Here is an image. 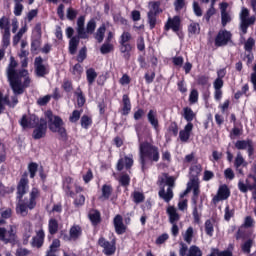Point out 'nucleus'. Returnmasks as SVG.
Here are the masks:
<instances>
[{"label": "nucleus", "mask_w": 256, "mask_h": 256, "mask_svg": "<svg viewBox=\"0 0 256 256\" xmlns=\"http://www.w3.org/2000/svg\"><path fill=\"white\" fill-rule=\"evenodd\" d=\"M253 47H255V39H253V37H249L244 44V49L251 53V51H253Z\"/></svg>", "instance_id": "0e129e2a"}, {"label": "nucleus", "mask_w": 256, "mask_h": 256, "mask_svg": "<svg viewBox=\"0 0 256 256\" xmlns=\"http://www.w3.org/2000/svg\"><path fill=\"white\" fill-rule=\"evenodd\" d=\"M17 65L18 63L15 57H10V63L6 70L7 79L14 95H23L26 89L31 87V78L29 77L28 70H17Z\"/></svg>", "instance_id": "f257e3e1"}, {"label": "nucleus", "mask_w": 256, "mask_h": 256, "mask_svg": "<svg viewBox=\"0 0 256 256\" xmlns=\"http://www.w3.org/2000/svg\"><path fill=\"white\" fill-rule=\"evenodd\" d=\"M234 147L238 151L247 150L248 157L255 155V143L253 142V139L237 140Z\"/></svg>", "instance_id": "ddd939ff"}, {"label": "nucleus", "mask_w": 256, "mask_h": 256, "mask_svg": "<svg viewBox=\"0 0 256 256\" xmlns=\"http://www.w3.org/2000/svg\"><path fill=\"white\" fill-rule=\"evenodd\" d=\"M31 235H33V228L31 227V224H28L25 226L22 236L23 245H29V239H31Z\"/></svg>", "instance_id": "e433bc0d"}, {"label": "nucleus", "mask_w": 256, "mask_h": 256, "mask_svg": "<svg viewBox=\"0 0 256 256\" xmlns=\"http://www.w3.org/2000/svg\"><path fill=\"white\" fill-rule=\"evenodd\" d=\"M105 31H107V27H105V24H102L97 29L94 37L98 43H103V40L105 39Z\"/></svg>", "instance_id": "58836bf2"}, {"label": "nucleus", "mask_w": 256, "mask_h": 256, "mask_svg": "<svg viewBox=\"0 0 256 256\" xmlns=\"http://www.w3.org/2000/svg\"><path fill=\"white\" fill-rule=\"evenodd\" d=\"M190 187L193 191V194H192V197H191L193 207H197V203L199 201V195H201V188H200V185H199V181L191 182Z\"/></svg>", "instance_id": "393cba45"}, {"label": "nucleus", "mask_w": 256, "mask_h": 256, "mask_svg": "<svg viewBox=\"0 0 256 256\" xmlns=\"http://www.w3.org/2000/svg\"><path fill=\"white\" fill-rule=\"evenodd\" d=\"M235 217V209H231L229 205H226L224 209V219L225 221H231Z\"/></svg>", "instance_id": "864d4df0"}, {"label": "nucleus", "mask_w": 256, "mask_h": 256, "mask_svg": "<svg viewBox=\"0 0 256 256\" xmlns=\"http://www.w3.org/2000/svg\"><path fill=\"white\" fill-rule=\"evenodd\" d=\"M16 199H21L22 197H25L27 195V192L29 191V178L27 172H25L16 187Z\"/></svg>", "instance_id": "2eb2a0df"}, {"label": "nucleus", "mask_w": 256, "mask_h": 256, "mask_svg": "<svg viewBox=\"0 0 256 256\" xmlns=\"http://www.w3.org/2000/svg\"><path fill=\"white\" fill-rule=\"evenodd\" d=\"M145 115H146L145 109L138 108L133 114V119L134 121H141V119H145Z\"/></svg>", "instance_id": "bf43d9fd"}, {"label": "nucleus", "mask_w": 256, "mask_h": 256, "mask_svg": "<svg viewBox=\"0 0 256 256\" xmlns=\"http://www.w3.org/2000/svg\"><path fill=\"white\" fill-rule=\"evenodd\" d=\"M0 241L5 245H16L17 244V228L15 226H10L9 229L5 227H0Z\"/></svg>", "instance_id": "1a4fd4ad"}, {"label": "nucleus", "mask_w": 256, "mask_h": 256, "mask_svg": "<svg viewBox=\"0 0 256 256\" xmlns=\"http://www.w3.org/2000/svg\"><path fill=\"white\" fill-rule=\"evenodd\" d=\"M167 131L173 135V137H177L179 135V124H177L175 121H172L169 124Z\"/></svg>", "instance_id": "09e8293b"}, {"label": "nucleus", "mask_w": 256, "mask_h": 256, "mask_svg": "<svg viewBox=\"0 0 256 256\" xmlns=\"http://www.w3.org/2000/svg\"><path fill=\"white\" fill-rule=\"evenodd\" d=\"M31 255V250L23 247L16 249L15 256H28Z\"/></svg>", "instance_id": "774afa93"}, {"label": "nucleus", "mask_w": 256, "mask_h": 256, "mask_svg": "<svg viewBox=\"0 0 256 256\" xmlns=\"http://www.w3.org/2000/svg\"><path fill=\"white\" fill-rule=\"evenodd\" d=\"M114 46L111 43L105 42L101 47H100V52L102 55H107L108 53H111L113 51Z\"/></svg>", "instance_id": "680f3d73"}, {"label": "nucleus", "mask_w": 256, "mask_h": 256, "mask_svg": "<svg viewBox=\"0 0 256 256\" xmlns=\"http://www.w3.org/2000/svg\"><path fill=\"white\" fill-rule=\"evenodd\" d=\"M83 235V229H81V226L74 225L70 228L69 236L65 234L63 236L64 241H77Z\"/></svg>", "instance_id": "4be33fe9"}, {"label": "nucleus", "mask_w": 256, "mask_h": 256, "mask_svg": "<svg viewBox=\"0 0 256 256\" xmlns=\"http://www.w3.org/2000/svg\"><path fill=\"white\" fill-rule=\"evenodd\" d=\"M59 231V221L55 218H50L48 221V233L50 235H57Z\"/></svg>", "instance_id": "473e14b6"}, {"label": "nucleus", "mask_w": 256, "mask_h": 256, "mask_svg": "<svg viewBox=\"0 0 256 256\" xmlns=\"http://www.w3.org/2000/svg\"><path fill=\"white\" fill-rule=\"evenodd\" d=\"M214 223L215 220L213 219H207L204 223L205 233L208 235V237H213V233H215Z\"/></svg>", "instance_id": "c9c22d12"}, {"label": "nucleus", "mask_w": 256, "mask_h": 256, "mask_svg": "<svg viewBox=\"0 0 256 256\" xmlns=\"http://www.w3.org/2000/svg\"><path fill=\"white\" fill-rule=\"evenodd\" d=\"M74 206L75 207H83L85 205V196L83 194H79L75 199H74Z\"/></svg>", "instance_id": "69168bd1"}, {"label": "nucleus", "mask_w": 256, "mask_h": 256, "mask_svg": "<svg viewBox=\"0 0 256 256\" xmlns=\"http://www.w3.org/2000/svg\"><path fill=\"white\" fill-rule=\"evenodd\" d=\"M76 31L78 33V35L72 37L69 40V53L70 55H75V53H77V48L79 47V43L81 41V39H89V35L87 33V30H85V26L84 27H77Z\"/></svg>", "instance_id": "6e6552de"}, {"label": "nucleus", "mask_w": 256, "mask_h": 256, "mask_svg": "<svg viewBox=\"0 0 256 256\" xmlns=\"http://www.w3.org/2000/svg\"><path fill=\"white\" fill-rule=\"evenodd\" d=\"M127 225H131V217H126L123 222V216L121 214H117L113 218V226L115 229L116 235H124L127 233Z\"/></svg>", "instance_id": "9b49d317"}, {"label": "nucleus", "mask_w": 256, "mask_h": 256, "mask_svg": "<svg viewBox=\"0 0 256 256\" xmlns=\"http://www.w3.org/2000/svg\"><path fill=\"white\" fill-rule=\"evenodd\" d=\"M183 117L187 123H193V119L197 117V114L193 112L191 107H184L183 108Z\"/></svg>", "instance_id": "72a5a7b5"}, {"label": "nucleus", "mask_w": 256, "mask_h": 256, "mask_svg": "<svg viewBox=\"0 0 256 256\" xmlns=\"http://www.w3.org/2000/svg\"><path fill=\"white\" fill-rule=\"evenodd\" d=\"M88 219L93 227H97L102 221L101 219V212L97 209H92L88 213Z\"/></svg>", "instance_id": "c85d7f7f"}, {"label": "nucleus", "mask_w": 256, "mask_h": 256, "mask_svg": "<svg viewBox=\"0 0 256 256\" xmlns=\"http://www.w3.org/2000/svg\"><path fill=\"white\" fill-rule=\"evenodd\" d=\"M114 23H120V25H127V19H125L121 13L113 15Z\"/></svg>", "instance_id": "338daca9"}, {"label": "nucleus", "mask_w": 256, "mask_h": 256, "mask_svg": "<svg viewBox=\"0 0 256 256\" xmlns=\"http://www.w3.org/2000/svg\"><path fill=\"white\" fill-rule=\"evenodd\" d=\"M70 73L76 77V79H81V76L83 75V66L81 63H76L71 69Z\"/></svg>", "instance_id": "ea45409f"}, {"label": "nucleus", "mask_w": 256, "mask_h": 256, "mask_svg": "<svg viewBox=\"0 0 256 256\" xmlns=\"http://www.w3.org/2000/svg\"><path fill=\"white\" fill-rule=\"evenodd\" d=\"M148 7L147 23L149 25V29L152 31V29L157 27V23H159V15L163 13V9L161 7V1H150Z\"/></svg>", "instance_id": "423d86ee"}, {"label": "nucleus", "mask_w": 256, "mask_h": 256, "mask_svg": "<svg viewBox=\"0 0 256 256\" xmlns=\"http://www.w3.org/2000/svg\"><path fill=\"white\" fill-rule=\"evenodd\" d=\"M238 189L240 193H248L249 191L256 189V176L249 174L245 182H243V180H239Z\"/></svg>", "instance_id": "dca6fc26"}, {"label": "nucleus", "mask_w": 256, "mask_h": 256, "mask_svg": "<svg viewBox=\"0 0 256 256\" xmlns=\"http://www.w3.org/2000/svg\"><path fill=\"white\" fill-rule=\"evenodd\" d=\"M80 125L82 129H89L93 125V118L84 114L80 119Z\"/></svg>", "instance_id": "a19ab883"}, {"label": "nucleus", "mask_w": 256, "mask_h": 256, "mask_svg": "<svg viewBox=\"0 0 256 256\" xmlns=\"http://www.w3.org/2000/svg\"><path fill=\"white\" fill-rule=\"evenodd\" d=\"M45 117L48 119V128L52 133H58L62 141H67V129L65 128V122L61 116L53 115V111L47 110Z\"/></svg>", "instance_id": "20e7f679"}, {"label": "nucleus", "mask_w": 256, "mask_h": 256, "mask_svg": "<svg viewBox=\"0 0 256 256\" xmlns=\"http://www.w3.org/2000/svg\"><path fill=\"white\" fill-rule=\"evenodd\" d=\"M132 199L136 205H139V203H143V201H145V194H143V192L134 191L132 193Z\"/></svg>", "instance_id": "8fccbe9b"}, {"label": "nucleus", "mask_w": 256, "mask_h": 256, "mask_svg": "<svg viewBox=\"0 0 256 256\" xmlns=\"http://www.w3.org/2000/svg\"><path fill=\"white\" fill-rule=\"evenodd\" d=\"M133 155L130 154L129 156H124L120 158L116 164L117 171H123V169H126V171L131 170V167H133Z\"/></svg>", "instance_id": "aec40b11"}, {"label": "nucleus", "mask_w": 256, "mask_h": 256, "mask_svg": "<svg viewBox=\"0 0 256 256\" xmlns=\"http://www.w3.org/2000/svg\"><path fill=\"white\" fill-rule=\"evenodd\" d=\"M85 59H87V47H82L78 52L76 61L78 63H83V61H85Z\"/></svg>", "instance_id": "4d7b16f0"}, {"label": "nucleus", "mask_w": 256, "mask_h": 256, "mask_svg": "<svg viewBox=\"0 0 256 256\" xmlns=\"http://www.w3.org/2000/svg\"><path fill=\"white\" fill-rule=\"evenodd\" d=\"M193 123H187L183 130L179 131V139L182 143H187L191 139V133H193Z\"/></svg>", "instance_id": "5701e85b"}, {"label": "nucleus", "mask_w": 256, "mask_h": 256, "mask_svg": "<svg viewBox=\"0 0 256 256\" xmlns=\"http://www.w3.org/2000/svg\"><path fill=\"white\" fill-rule=\"evenodd\" d=\"M146 117L155 133H159V131H161V124L159 123V114L157 113V110L150 109L147 112Z\"/></svg>", "instance_id": "a211bd4d"}, {"label": "nucleus", "mask_w": 256, "mask_h": 256, "mask_svg": "<svg viewBox=\"0 0 256 256\" xmlns=\"http://www.w3.org/2000/svg\"><path fill=\"white\" fill-rule=\"evenodd\" d=\"M167 214L169 215L170 223L175 224L177 221H179V213H177V209H175L173 206H169L167 208Z\"/></svg>", "instance_id": "4c0bfd02"}, {"label": "nucleus", "mask_w": 256, "mask_h": 256, "mask_svg": "<svg viewBox=\"0 0 256 256\" xmlns=\"http://www.w3.org/2000/svg\"><path fill=\"white\" fill-rule=\"evenodd\" d=\"M199 101V91L197 89H192L189 95L190 105H195Z\"/></svg>", "instance_id": "5fc2aeb1"}, {"label": "nucleus", "mask_w": 256, "mask_h": 256, "mask_svg": "<svg viewBox=\"0 0 256 256\" xmlns=\"http://www.w3.org/2000/svg\"><path fill=\"white\" fill-rule=\"evenodd\" d=\"M31 247L41 249L45 245V230L40 229L36 232V235L32 237L30 242Z\"/></svg>", "instance_id": "412c9836"}, {"label": "nucleus", "mask_w": 256, "mask_h": 256, "mask_svg": "<svg viewBox=\"0 0 256 256\" xmlns=\"http://www.w3.org/2000/svg\"><path fill=\"white\" fill-rule=\"evenodd\" d=\"M41 197V191L37 187H33L29 193V198L16 199L18 201L16 211L21 215H28L29 211H33L37 207V200Z\"/></svg>", "instance_id": "7ed1b4c3"}, {"label": "nucleus", "mask_w": 256, "mask_h": 256, "mask_svg": "<svg viewBox=\"0 0 256 256\" xmlns=\"http://www.w3.org/2000/svg\"><path fill=\"white\" fill-rule=\"evenodd\" d=\"M229 43H233V34L227 29H220L214 39L215 47H227Z\"/></svg>", "instance_id": "9d476101"}, {"label": "nucleus", "mask_w": 256, "mask_h": 256, "mask_svg": "<svg viewBox=\"0 0 256 256\" xmlns=\"http://www.w3.org/2000/svg\"><path fill=\"white\" fill-rule=\"evenodd\" d=\"M38 49H41V37L36 36L31 40V52L36 53Z\"/></svg>", "instance_id": "3c124183"}, {"label": "nucleus", "mask_w": 256, "mask_h": 256, "mask_svg": "<svg viewBox=\"0 0 256 256\" xmlns=\"http://www.w3.org/2000/svg\"><path fill=\"white\" fill-rule=\"evenodd\" d=\"M165 178L158 180L157 185L160 187L158 195L165 203H169L173 197V188L175 187V177L164 174Z\"/></svg>", "instance_id": "39448f33"}, {"label": "nucleus", "mask_w": 256, "mask_h": 256, "mask_svg": "<svg viewBox=\"0 0 256 256\" xmlns=\"http://www.w3.org/2000/svg\"><path fill=\"white\" fill-rule=\"evenodd\" d=\"M98 245L99 247H102V253L106 256L115 255V251H117L115 239L109 242L105 237L101 236L98 239Z\"/></svg>", "instance_id": "f8f14e48"}, {"label": "nucleus", "mask_w": 256, "mask_h": 256, "mask_svg": "<svg viewBox=\"0 0 256 256\" xmlns=\"http://www.w3.org/2000/svg\"><path fill=\"white\" fill-rule=\"evenodd\" d=\"M159 159H161L159 147L150 142H143L140 144L139 163L143 173H145L149 167H153V163H158Z\"/></svg>", "instance_id": "f03ea898"}, {"label": "nucleus", "mask_w": 256, "mask_h": 256, "mask_svg": "<svg viewBox=\"0 0 256 256\" xmlns=\"http://www.w3.org/2000/svg\"><path fill=\"white\" fill-rule=\"evenodd\" d=\"M113 195V186L110 184H104L101 188V195L98 197L99 201H109Z\"/></svg>", "instance_id": "cd10ccee"}, {"label": "nucleus", "mask_w": 256, "mask_h": 256, "mask_svg": "<svg viewBox=\"0 0 256 256\" xmlns=\"http://www.w3.org/2000/svg\"><path fill=\"white\" fill-rule=\"evenodd\" d=\"M173 31L179 35V31H181V16L169 17L167 22L164 25V31Z\"/></svg>", "instance_id": "f3484780"}, {"label": "nucleus", "mask_w": 256, "mask_h": 256, "mask_svg": "<svg viewBox=\"0 0 256 256\" xmlns=\"http://www.w3.org/2000/svg\"><path fill=\"white\" fill-rule=\"evenodd\" d=\"M131 39H133V37L131 36V32H123L119 38V44H126L129 43V41H131Z\"/></svg>", "instance_id": "052dcab7"}, {"label": "nucleus", "mask_w": 256, "mask_h": 256, "mask_svg": "<svg viewBox=\"0 0 256 256\" xmlns=\"http://www.w3.org/2000/svg\"><path fill=\"white\" fill-rule=\"evenodd\" d=\"M30 121H39L36 123L34 130L32 132V137L36 141L39 139H43L47 135V120L45 118H40L37 117L36 115H33L30 117Z\"/></svg>", "instance_id": "0eeeda50"}, {"label": "nucleus", "mask_w": 256, "mask_h": 256, "mask_svg": "<svg viewBox=\"0 0 256 256\" xmlns=\"http://www.w3.org/2000/svg\"><path fill=\"white\" fill-rule=\"evenodd\" d=\"M247 165H249V163L245 161V158H243V155H241V153H238L234 160V167L237 173H239V175H245V173L243 172V168L241 167H247Z\"/></svg>", "instance_id": "b1692460"}, {"label": "nucleus", "mask_w": 256, "mask_h": 256, "mask_svg": "<svg viewBox=\"0 0 256 256\" xmlns=\"http://www.w3.org/2000/svg\"><path fill=\"white\" fill-rule=\"evenodd\" d=\"M97 71H95V68H88L86 70V79L88 86L91 87L93 83H95V80L97 79Z\"/></svg>", "instance_id": "f704fd0d"}, {"label": "nucleus", "mask_w": 256, "mask_h": 256, "mask_svg": "<svg viewBox=\"0 0 256 256\" xmlns=\"http://www.w3.org/2000/svg\"><path fill=\"white\" fill-rule=\"evenodd\" d=\"M131 98H129L128 94H124L122 96V109H121V115L123 117H127L129 113H131Z\"/></svg>", "instance_id": "bb28decb"}, {"label": "nucleus", "mask_w": 256, "mask_h": 256, "mask_svg": "<svg viewBox=\"0 0 256 256\" xmlns=\"http://www.w3.org/2000/svg\"><path fill=\"white\" fill-rule=\"evenodd\" d=\"M231 197V189L227 184H221L218 187L216 195L212 198L213 205H217L220 201H227Z\"/></svg>", "instance_id": "4468645a"}, {"label": "nucleus", "mask_w": 256, "mask_h": 256, "mask_svg": "<svg viewBox=\"0 0 256 256\" xmlns=\"http://www.w3.org/2000/svg\"><path fill=\"white\" fill-rule=\"evenodd\" d=\"M35 74L37 77H45V75H49V70L47 66L43 64V57L38 56L34 60Z\"/></svg>", "instance_id": "6ab92c4d"}, {"label": "nucleus", "mask_w": 256, "mask_h": 256, "mask_svg": "<svg viewBox=\"0 0 256 256\" xmlns=\"http://www.w3.org/2000/svg\"><path fill=\"white\" fill-rule=\"evenodd\" d=\"M0 29L1 31H11V20L7 16L0 18Z\"/></svg>", "instance_id": "79ce46f5"}, {"label": "nucleus", "mask_w": 256, "mask_h": 256, "mask_svg": "<svg viewBox=\"0 0 256 256\" xmlns=\"http://www.w3.org/2000/svg\"><path fill=\"white\" fill-rule=\"evenodd\" d=\"M60 247H61V240L57 238L53 239L48 250L46 251L45 256H58L57 251H59Z\"/></svg>", "instance_id": "7c9ffc66"}, {"label": "nucleus", "mask_w": 256, "mask_h": 256, "mask_svg": "<svg viewBox=\"0 0 256 256\" xmlns=\"http://www.w3.org/2000/svg\"><path fill=\"white\" fill-rule=\"evenodd\" d=\"M79 92H76L75 95L77 97V105L78 107H83L86 103L85 96L83 95V91L81 89H78Z\"/></svg>", "instance_id": "e2e57ef3"}, {"label": "nucleus", "mask_w": 256, "mask_h": 256, "mask_svg": "<svg viewBox=\"0 0 256 256\" xmlns=\"http://www.w3.org/2000/svg\"><path fill=\"white\" fill-rule=\"evenodd\" d=\"M119 51L125 61H130L133 45L131 43L119 44Z\"/></svg>", "instance_id": "a878e982"}, {"label": "nucleus", "mask_w": 256, "mask_h": 256, "mask_svg": "<svg viewBox=\"0 0 256 256\" xmlns=\"http://www.w3.org/2000/svg\"><path fill=\"white\" fill-rule=\"evenodd\" d=\"M188 33L190 35H199L201 33V26L197 22H192L188 26Z\"/></svg>", "instance_id": "a18cd8bd"}, {"label": "nucleus", "mask_w": 256, "mask_h": 256, "mask_svg": "<svg viewBox=\"0 0 256 256\" xmlns=\"http://www.w3.org/2000/svg\"><path fill=\"white\" fill-rule=\"evenodd\" d=\"M10 103L9 96H3V93L0 92V115L5 111V105L9 107Z\"/></svg>", "instance_id": "de8ad7c7"}, {"label": "nucleus", "mask_w": 256, "mask_h": 256, "mask_svg": "<svg viewBox=\"0 0 256 256\" xmlns=\"http://www.w3.org/2000/svg\"><path fill=\"white\" fill-rule=\"evenodd\" d=\"M13 191H15L14 187H7V186L3 185V183L0 182V195L2 197H5V195H11V193H13Z\"/></svg>", "instance_id": "6e6d98bb"}, {"label": "nucleus", "mask_w": 256, "mask_h": 256, "mask_svg": "<svg viewBox=\"0 0 256 256\" xmlns=\"http://www.w3.org/2000/svg\"><path fill=\"white\" fill-rule=\"evenodd\" d=\"M215 13H217V10L215 9V4L211 2L209 9L206 11L203 17V19L206 20V23H209L211 21V18L213 17V15H215Z\"/></svg>", "instance_id": "c03bdc74"}, {"label": "nucleus", "mask_w": 256, "mask_h": 256, "mask_svg": "<svg viewBox=\"0 0 256 256\" xmlns=\"http://www.w3.org/2000/svg\"><path fill=\"white\" fill-rule=\"evenodd\" d=\"M255 16H251L250 18L240 20V26L239 29L242 32V35H247V31L249 30V27L251 25H255Z\"/></svg>", "instance_id": "c756f323"}, {"label": "nucleus", "mask_w": 256, "mask_h": 256, "mask_svg": "<svg viewBox=\"0 0 256 256\" xmlns=\"http://www.w3.org/2000/svg\"><path fill=\"white\" fill-rule=\"evenodd\" d=\"M253 239L249 238L246 240L243 244H241V251L245 255H250L251 254V248L253 247Z\"/></svg>", "instance_id": "37998d69"}, {"label": "nucleus", "mask_w": 256, "mask_h": 256, "mask_svg": "<svg viewBox=\"0 0 256 256\" xmlns=\"http://www.w3.org/2000/svg\"><path fill=\"white\" fill-rule=\"evenodd\" d=\"M190 181H199V175H201V172L203 171V166L201 164H196L190 167Z\"/></svg>", "instance_id": "2f4dec72"}, {"label": "nucleus", "mask_w": 256, "mask_h": 256, "mask_svg": "<svg viewBox=\"0 0 256 256\" xmlns=\"http://www.w3.org/2000/svg\"><path fill=\"white\" fill-rule=\"evenodd\" d=\"M38 170H39V164H37V162H30L28 164L30 179H35V175H37Z\"/></svg>", "instance_id": "49530a36"}, {"label": "nucleus", "mask_w": 256, "mask_h": 256, "mask_svg": "<svg viewBox=\"0 0 256 256\" xmlns=\"http://www.w3.org/2000/svg\"><path fill=\"white\" fill-rule=\"evenodd\" d=\"M118 181L121 187H129V185H131V177L129 174H122Z\"/></svg>", "instance_id": "603ef678"}, {"label": "nucleus", "mask_w": 256, "mask_h": 256, "mask_svg": "<svg viewBox=\"0 0 256 256\" xmlns=\"http://www.w3.org/2000/svg\"><path fill=\"white\" fill-rule=\"evenodd\" d=\"M184 241L188 244L191 245L193 241V227H188L185 234H184Z\"/></svg>", "instance_id": "13d9d810"}]
</instances>
